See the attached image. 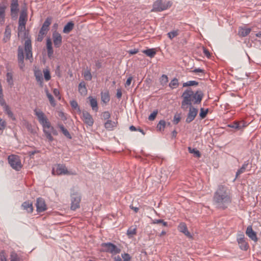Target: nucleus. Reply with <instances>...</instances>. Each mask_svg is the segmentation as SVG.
I'll use <instances>...</instances> for the list:
<instances>
[{"mask_svg":"<svg viewBox=\"0 0 261 261\" xmlns=\"http://www.w3.org/2000/svg\"><path fill=\"white\" fill-rule=\"evenodd\" d=\"M28 20L27 10L25 7L21 9L18 20V35L24 39V48L22 46L18 47L17 59L18 63L20 69L24 70V51L25 53V59H30L32 57V40L29 35V31L26 30L25 24Z\"/></svg>","mask_w":261,"mask_h":261,"instance_id":"f257e3e1","label":"nucleus"},{"mask_svg":"<svg viewBox=\"0 0 261 261\" xmlns=\"http://www.w3.org/2000/svg\"><path fill=\"white\" fill-rule=\"evenodd\" d=\"M232 196L228 187L220 185L214 194L213 202L218 209L225 210L231 203Z\"/></svg>","mask_w":261,"mask_h":261,"instance_id":"f03ea898","label":"nucleus"},{"mask_svg":"<svg viewBox=\"0 0 261 261\" xmlns=\"http://www.w3.org/2000/svg\"><path fill=\"white\" fill-rule=\"evenodd\" d=\"M203 96V93L201 90H197L194 93L191 88H188L181 95L183 99L181 101V109L187 110L188 106H191L192 103H200Z\"/></svg>","mask_w":261,"mask_h":261,"instance_id":"7ed1b4c3","label":"nucleus"},{"mask_svg":"<svg viewBox=\"0 0 261 261\" xmlns=\"http://www.w3.org/2000/svg\"><path fill=\"white\" fill-rule=\"evenodd\" d=\"M35 114L37 117L40 124L42 125L44 129L49 128L50 127V123L45 114L40 110H35Z\"/></svg>","mask_w":261,"mask_h":261,"instance_id":"20e7f679","label":"nucleus"},{"mask_svg":"<svg viewBox=\"0 0 261 261\" xmlns=\"http://www.w3.org/2000/svg\"><path fill=\"white\" fill-rule=\"evenodd\" d=\"M171 4L166 0H156L153 4L152 11L161 12L170 7Z\"/></svg>","mask_w":261,"mask_h":261,"instance_id":"39448f33","label":"nucleus"},{"mask_svg":"<svg viewBox=\"0 0 261 261\" xmlns=\"http://www.w3.org/2000/svg\"><path fill=\"white\" fill-rule=\"evenodd\" d=\"M101 251L109 252L112 254H116L119 253L121 251V249L118 248L114 244L109 242L102 243Z\"/></svg>","mask_w":261,"mask_h":261,"instance_id":"423d86ee","label":"nucleus"},{"mask_svg":"<svg viewBox=\"0 0 261 261\" xmlns=\"http://www.w3.org/2000/svg\"><path fill=\"white\" fill-rule=\"evenodd\" d=\"M71 210H76L80 207V202L81 201V195L77 192L72 190V193H71Z\"/></svg>","mask_w":261,"mask_h":261,"instance_id":"0eeeda50","label":"nucleus"},{"mask_svg":"<svg viewBox=\"0 0 261 261\" xmlns=\"http://www.w3.org/2000/svg\"><path fill=\"white\" fill-rule=\"evenodd\" d=\"M8 161L10 166L16 171H19L21 169L22 165L18 155H10L8 157Z\"/></svg>","mask_w":261,"mask_h":261,"instance_id":"6e6552de","label":"nucleus"},{"mask_svg":"<svg viewBox=\"0 0 261 261\" xmlns=\"http://www.w3.org/2000/svg\"><path fill=\"white\" fill-rule=\"evenodd\" d=\"M19 11L18 0H10V15L12 19L16 20Z\"/></svg>","mask_w":261,"mask_h":261,"instance_id":"1a4fd4ad","label":"nucleus"},{"mask_svg":"<svg viewBox=\"0 0 261 261\" xmlns=\"http://www.w3.org/2000/svg\"><path fill=\"white\" fill-rule=\"evenodd\" d=\"M53 39L54 44L55 47H60L62 43V37L61 34L57 31H55L53 33Z\"/></svg>","mask_w":261,"mask_h":261,"instance_id":"9d476101","label":"nucleus"},{"mask_svg":"<svg viewBox=\"0 0 261 261\" xmlns=\"http://www.w3.org/2000/svg\"><path fill=\"white\" fill-rule=\"evenodd\" d=\"M248 125V123L244 121H235L228 124L227 126L230 128L241 129Z\"/></svg>","mask_w":261,"mask_h":261,"instance_id":"9b49d317","label":"nucleus"},{"mask_svg":"<svg viewBox=\"0 0 261 261\" xmlns=\"http://www.w3.org/2000/svg\"><path fill=\"white\" fill-rule=\"evenodd\" d=\"M197 113L198 110L197 109L193 107L192 106H190L189 112L188 114L186 122L190 123L192 121L197 115Z\"/></svg>","mask_w":261,"mask_h":261,"instance_id":"f8f14e48","label":"nucleus"},{"mask_svg":"<svg viewBox=\"0 0 261 261\" xmlns=\"http://www.w3.org/2000/svg\"><path fill=\"white\" fill-rule=\"evenodd\" d=\"M37 211L38 213H41L45 211L46 210V205L44 200L42 198H38L37 199L36 204Z\"/></svg>","mask_w":261,"mask_h":261,"instance_id":"ddd939ff","label":"nucleus"},{"mask_svg":"<svg viewBox=\"0 0 261 261\" xmlns=\"http://www.w3.org/2000/svg\"><path fill=\"white\" fill-rule=\"evenodd\" d=\"M237 242L240 245V248L243 250H247L249 247L247 243L245 240L244 235L239 234L237 238Z\"/></svg>","mask_w":261,"mask_h":261,"instance_id":"4468645a","label":"nucleus"},{"mask_svg":"<svg viewBox=\"0 0 261 261\" xmlns=\"http://www.w3.org/2000/svg\"><path fill=\"white\" fill-rule=\"evenodd\" d=\"M6 4L4 3H0V24L3 25L5 22Z\"/></svg>","mask_w":261,"mask_h":261,"instance_id":"2eb2a0df","label":"nucleus"},{"mask_svg":"<svg viewBox=\"0 0 261 261\" xmlns=\"http://www.w3.org/2000/svg\"><path fill=\"white\" fill-rule=\"evenodd\" d=\"M67 173V169L65 165L59 164L57 167L56 170L53 169L52 173L54 175H62L66 174Z\"/></svg>","mask_w":261,"mask_h":261,"instance_id":"dca6fc26","label":"nucleus"},{"mask_svg":"<svg viewBox=\"0 0 261 261\" xmlns=\"http://www.w3.org/2000/svg\"><path fill=\"white\" fill-rule=\"evenodd\" d=\"M178 230L183 233L185 236H186L189 238H192V236L190 233V232L188 231L187 225L186 223L184 222L180 223L178 226Z\"/></svg>","mask_w":261,"mask_h":261,"instance_id":"f3484780","label":"nucleus"},{"mask_svg":"<svg viewBox=\"0 0 261 261\" xmlns=\"http://www.w3.org/2000/svg\"><path fill=\"white\" fill-rule=\"evenodd\" d=\"M46 49L47 56L48 58H51L53 57L54 54V50L52 46V41L51 39L49 37L47 38L46 39Z\"/></svg>","mask_w":261,"mask_h":261,"instance_id":"a211bd4d","label":"nucleus"},{"mask_svg":"<svg viewBox=\"0 0 261 261\" xmlns=\"http://www.w3.org/2000/svg\"><path fill=\"white\" fill-rule=\"evenodd\" d=\"M83 117L84 122L89 126H91L93 124V119L91 115L87 112L84 111L83 112Z\"/></svg>","mask_w":261,"mask_h":261,"instance_id":"6ab92c4d","label":"nucleus"},{"mask_svg":"<svg viewBox=\"0 0 261 261\" xmlns=\"http://www.w3.org/2000/svg\"><path fill=\"white\" fill-rule=\"evenodd\" d=\"M246 233L252 240L255 242L257 241L256 232L253 230L251 226L250 225L247 227Z\"/></svg>","mask_w":261,"mask_h":261,"instance_id":"aec40b11","label":"nucleus"},{"mask_svg":"<svg viewBox=\"0 0 261 261\" xmlns=\"http://www.w3.org/2000/svg\"><path fill=\"white\" fill-rule=\"evenodd\" d=\"M117 121H112L108 120L105 123V127L108 130H111L117 128Z\"/></svg>","mask_w":261,"mask_h":261,"instance_id":"412c9836","label":"nucleus"},{"mask_svg":"<svg viewBox=\"0 0 261 261\" xmlns=\"http://www.w3.org/2000/svg\"><path fill=\"white\" fill-rule=\"evenodd\" d=\"M74 26V23L72 21H70L68 22L64 27L63 32L64 33L68 34L73 29Z\"/></svg>","mask_w":261,"mask_h":261,"instance_id":"4be33fe9","label":"nucleus"},{"mask_svg":"<svg viewBox=\"0 0 261 261\" xmlns=\"http://www.w3.org/2000/svg\"><path fill=\"white\" fill-rule=\"evenodd\" d=\"M79 91L82 95H86L87 94V90L85 82H81L79 85Z\"/></svg>","mask_w":261,"mask_h":261,"instance_id":"5701e85b","label":"nucleus"},{"mask_svg":"<svg viewBox=\"0 0 261 261\" xmlns=\"http://www.w3.org/2000/svg\"><path fill=\"white\" fill-rule=\"evenodd\" d=\"M251 32L250 28H240L239 30L238 35L240 37H245L247 36Z\"/></svg>","mask_w":261,"mask_h":261,"instance_id":"b1692460","label":"nucleus"},{"mask_svg":"<svg viewBox=\"0 0 261 261\" xmlns=\"http://www.w3.org/2000/svg\"><path fill=\"white\" fill-rule=\"evenodd\" d=\"M51 18L48 17L44 22L41 29H43V30H44L45 31H46L47 32L49 30V26L51 24Z\"/></svg>","mask_w":261,"mask_h":261,"instance_id":"393cba45","label":"nucleus"},{"mask_svg":"<svg viewBox=\"0 0 261 261\" xmlns=\"http://www.w3.org/2000/svg\"><path fill=\"white\" fill-rule=\"evenodd\" d=\"M101 99L102 101L105 103H108L110 101V97L108 91H106L105 92H101Z\"/></svg>","mask_w":261,"mask_h":261,"instance_id":"a878e982","label":"nucleus"},{"mask_svg":"<svg viewBox=\"0 0 261 261\" xmlns=\"http://www.w3.org/2000/svg\"><path fill=\"white\" fill-rule=\"evenodd\" d=\"M21 206L23 207V208L24 210H27L28 212H33V203H32V202L25 201L22 204Z\"/></svg>","mask_w":261,"mask_h":261,"instance_id":"bb28decb","label":"nucleus"},{"mask_svg":"<svg viewBox=\"0 0 261 261\" xmlns=\"http://www.w3.org/2000/svg\"><path fill=\"white\" fill-rule=\"evenodd\" d=\"M4 111L8 115L9 118L11 119L12 120H15V117L13 112L10 110L9 106H5V108L4 109Z\"/></svg>","mask_w":261,"mask_h":261,"instance_id":"cd10ccee","label":"nucleus"},{"mask_svg":"<svg viewBox=\"0 0 261 261\" xmlns=\"http://www.w3.org/2000/svg\"><path fill=\"white\" fill-rule=\"evenodd\" d=\"M35 76L36 77V81L38 82L39 86L41 87L43 86V79L41 73H39L37 72L35 73Z\"/></svg>","mask_w":261,"mask_h":261,"instance_id":"c85d7f7f","label":"nucleus"},{"mask_svg":"<svg viewBox=\"0 0 261 261\" xmlns=\"http://www.w3.org/2000/svg\"><path fill=\"white\" fill-rule=\"evenodd\" d=\"M248 165V163L247 162H245L243 164L241 168L237 171V172L236 173V178H237L239 175L244 173L245 171V170L246 169Z\"/></svg>","mask_w":261,"mask_h":261,"instance_id":"c756f323","label":"nucleus"},{"mask_svg":"<svg viewBox=\"0 0 261 261\" xmlns=\"http://www.w3.org/2000/svg\"><path fill=\"white\" fill-rule=\"evenodd\" d=\"M90 99V106L93 110L97 111L98 109L97 102L96 99L92 98L91 96L89 97Z\"/></svg>","mask_w":261,"mask_h":261,"instance_id":"7c9ffc66","label":"nucleus"},{"mask_svg":"<svg viewBox=\"0 0 261 261\" xmlns=\"http://www.w3.org/2000/svg\"><path fill=\"white\" fill-rule=\"evenodd\" d=\"M143 53L146 55L150 58H153L156 54V51L154 49H147L143 51Z\"/></svg>","mask_w":261,"mask_h":261,"instance_id":"2f4dec72","label":"nucleus"},{"mask_svg":"<svg viewBox=\"0 0 261 261\" xmlns=\"http://www.w3.org/2000/svg\"><path fill=\"white\" fill-rule=\"evenodd\" d=\"M46 96L49 100L50 104L51 105V106L55 107L56 105V103L54 99V97L50 93H49L48 92V91L47 89L46 90Z\"/></svg>","mask_w":261,"mask_h":261,"instance_id":"473e14b6","label":"nucleus"},{"mask_svg":"<svg viewBox=\"0 0 261 261\" xmlns=\"http://www.w3.org/2000/svg\"><path fill=\"white\" fill-rule=\"evenodd\" d=\"M47 32L45 31L44 30H43V29H40L38 37L36 39V40L41 42L42 41L44 36L47 34Z\"/></svg>","mask_w":261,"mask_h":261,"instance_id":"72a5a7b5","label":"nucleus"},{"mask_svg":"<svg viewBox=\"0 0 261 261\" xmlns=\"http://www.w3.org/2000/svg\"><path fill=\"white\" fill-rule=\"evenodd\" d=\"M179 85L178 80L176 78H174L169 83V87L172 89L177 88Z\"/></svg>","mask_w":261,"mask_h":261,"instance_id":"f704fd0d","label":"nucleus"},{"mask_svg":"<svg viewBox=\"0 0 261 261\" xmlns=\"http://www.w3.org/2000/svg\"><path fill=\"white\" fill-rule=\"evenodd\" d=\"M166 125V122L164 120H161L159 121V123L157 125V128L158 130H161L162 129L164 130L165 128Z\"/></svg>","mask_w":261,"mask_h":261,"instance_id":"c9c22d12","label":"nucleus"},{"mask_svg":"<svg viewBox=\"0 0 261 261\" xmlns=\"http://www.w3.org/2000/svg\"><path fill=\"white\" fill-rule=\"evenodd\" d=\"M84 77L86 81H91L92 80V76L89 69L85 71Z\"/></svg>","mask_w":261,"mask_h":261,"instance_id":"e433bc0d","label":"nucleus"},{"mask_svg":"<svg viewBox=\"0 0 261 261\" xmlns=\"http://www.w3.org/2000/svg\"><path fill=\"white\" fill-rule=\"evenodd\" d=\"M188 150L190 153H193L194 156L196 157H200V153L199 150H198L196 148H192L191 147H189Z\"/></svg>","mask_w":261,"mask_h":261,"instance_id":"4c0bfd02","label":"nucleus"},{"mask_svg":"<svg viewBox=\"0 0 261 261\" xmlns=\"http://www.w3.org/2000/svg\"><path fill=\"white\" fill-rule=\"evenodd\" d=\"M7 81L9 85H12L13 84V74L11 72H8L6 74Z\"/></svg>","mask_w":261,"mask_h":261,"instance_id":"58836bf2","label":"nucleus"},{"mask_svg":"<svg viewBox=\"0 0 261 261\" xmlns=\"http://www.w3.org/2000/svg\"><path fill=\"white\" fill-rule=\"evenodd\" d=\"M208 112V109H204V108H201L200 113H199L200 117L202 119L204 118L206 116V115H207Z\"/></svg>","mask_w":261,"mask_h":261,"instance_id":"ea45409f","label":"nucleus"},{"mask_svg":"<svg viewBox=\"0 0 261 261\" xmlns=\"http://www.w3.org/2000/svg\"><path fill=\"white\" fill-rule=\"evenodd\" d=\"M136 230H137V228L136 227H129L127 231V234L128 236H132L133 235H135L136 234Z\"/></svg>","mask_w":261,"mask_h":261,"instance_id":"a19ab883","label":"nucleus"},{"mask_svg":"<svg viewBox=\"0 0 261 261\" xmlns=\"http://www.w3.org/2000/svg\"><path fill=\"white\" fill-rule=\"evenodd\" d=\"M198 85V82H197L195 81H191L187 82L186 83H184L183 84V87L197 86Z\"/></svg>","mask_w":261,"mask_h":261,"instance_id":"79ce46f5","label":"nucleus"},{"mask_svg":"<svg viewBox=\"0 0 261 261\" xmlns=\"http://www.w3.org/2000/svg\"><path fill=\"white\" fill-rule=\"evenodd\" d=\"M101 118L104 119L105 120H108L111 117V114L109 111H105L101 114Z\"/></svg>","mask_w":261,"mask_h":261,"instance_id":"37998d69","label":"nucleus"},{"mask_svg":"<svg viewBox=\"0 0 261 261\" xmlns=\"http://www.w3.org/2000/svg\"><path fill=\"white\" fill-rule=\"evenodd\" d=\"M153 224H161L164 226H167V222L164 221L163 219H154L153 221Z\"/></svg>","mask_w":261,"mask_h":261,"instance_id":"c03bdc74","label":"nucleus"},{"mask_svg":"<svg viewBox=\"0 0 261 261\" xmlns=\"http://www.w3.org/2000/svg\"><path fill=\"white\" fill-rule=\"evenodd\" d=\"M167 35L170 39H172L174 37L177 36L178 35V31L176 30L171 31L169 32Z\"/></svg>","mask_w":261,"mask_h":261,"instance_id":"a18cd8bd","label":"nucleus"},{"mask_svg":"<svg viewBox=\"0 0 261 261\" xmlns=\"http://www.w3.org/2000/svg\"><path fill=\"white\" fill-rule=\"evenodd\" d=\"M11 261H20L18 255L15 252H12L10 255Z\"/></svg>","mask_w":261,"mask_h":261,"instance_id":"49530a36","label":"nucleus"},{"mask_svg":"<svg viewBox=\"0 0 261 261\" xmlns=\"http://www.w3.org/2000/svg\"><path fill=\"white\" fill-rule=\"evenodd\" d=\"M43 72H44V76L45 80L46 81L50 80L51 79V76L50 74L49 71L46 69L43 70Z\"/></svg>","mask_w":261,"mask_h":261,"instance_id":"de8ad7c7","label":"nucleus"},{"mask_svg":"<svg viewBox=\"0 0 261 261\" xmlns=\"http://www.w3.org/2000/svg\"><path fill=\"white\" fill-rule=\"evenodd\" d=\"M158 113V110L154 111L148 117V120L149 121H153L156 118Z\"/></svg>","mask_w":261,"mask_h":261,"instance_id":"09e8293b","label":"nucleus"},{"mask_svg":"<svg viewBox=\"0 0 261 261\" xmlns=\"http://www.w3.org/2000/svg\"><path fill=\"white\" fill-rule=\"evenodd\" d=\"M70 105H71V107L73 109H74L75 110H80V107H79V106L78 105V103L76 102V101H75V100H72V101H70Z\"/></svg>","mask_w":261,"mask_h":261,"instance_id":"8fccbe9b","label":"nucleus"},{"mask_svg":"<svg viewBox=\"0 0 261 261\" xmlns=\"http://www.w3.org/2000/svg\"><path fill=\"white\" fill-rule=\"evenodd\" d=\"M168 81V77L166 75L163 74L160 78V82L162 85H164L167 83Z\"/></svg>","mask_w":261,"mask_h":261,"instance_id":"3c124183","label":"nucleus"},{"mask_svg":"<svg viewBox=\"0 0 261 261\" xmlns=\"http://www.w3.org/2000/svg\"><path fill=\"white\" fill-rule=\"evenodd\" d=\"M44 136L48 139L49 141H52L53 140V138L51 136L50 132H44Z\"/></svg>","mask_w":261,"mask_h":261,"instance_id":"603ef678","label":"nucleus"},{"mask_svg":"<svg viewBox=\"0 0 261 261\" xmlns=\"http://www.w3.org/2000/svg\"><path fill=\"white\" fill-rule=\"evenodd\" d=\"M180 115L178 113L175 114L173 119L174 123L175 124H177L180 121Z\"/></svg>","mask_w":261,"mask_h":261,"instance_id":"864d4df0","label":"nucleus"},{"mask_svg":"<svg viewBox=\"0 0 261 261\" xmlns=\"http://www.w3.org/2000/svg\"><path fill=\"white\" fill-rule=\"evenodd\" d=\"M0 260L1 261H7L5 252L4 250L1 251L0 252Z\"/></svg>","mask_w":261,"mask_h":261,"instance_id":"5fc2aeb1","label":"nucleus"},{"mask_svg":"<svg viewBox=\"0 0 261 261\" xmlns=\"http://www.w3.org/2000/svg\"><path fill=\"white\" fill-rule=\"evenodd\" d=\"M6 121L0 118V130L4 129L6 126Z\"/></svg>","mask_w":261,"mask_h":261,"instance_id":"6e6d98bb","label":"nucleus"},{"mask_svg":"<svg viewBox=\"0 0 261 261\" xmlns=\"http://www.w3.org/2000/svg\"><path fill=\"white\" fill-rule=\"evenodd\" d=\"M122 257L123 258V261H130V257L128 253L122 254Z\"/></svg>","mask_w":261,"mask_h":261,"instance_id":"4d7b16f0","label":"nucleus"},{"mask_svg":"<svg viewBox=\"0 0 261 261\" xmlns=\"http://www.w3.org/2000/svg\"><path fill=\"white\" fill-rule=\"evenodd\" d=\"M95 66L97 69H100L102 67V61L101 60H96L95 61Z\"/></svg>","mask_w":261,"mask_h":261,"instance_id":"13d9d810","label":"nucleus"},{"mask_svg":"<svg viewBox=\"0 0 261 261\" xmlns=\"http://www.w3.org/2000/svg\"><path fill=\"white\" fill-rule=\"evenodd\" d=\"M203 51L205 56H206L208 58L211 57V54L210 51L204 47H202Z\"/></svg>","mask_w":261,"mask_h":261,"instance_id":"bf43d9fd","label":"nucleus"},{"mask_svg":"<svg viewBox=\"0 0 261 261\" xmlns=\"http://www.w3.org/2000/svg\"><path fill=\"white\" fill-rule=\"evenodd\" d=\"M116 97L118 99H120L122 97V92L120 89H118L117 90Z\"/></svg>","mask_w":261,"mask_h":261,"instance_id":"052dcab7","label":"nucleus"},{"mask_svg":"<svg viewBox=\"0 0 261 261\" xmlns=\"http://www.w3.org/2000/svg\"><path fill=\"white\" fill-rule=\"evenodd\" d=\"M58 116L63 120L66 119V116H65L64 113L63 112H58Z\"/></svg>","mask_w":261,"mask_h":261,"instance_id":"680f3d73","label":"nucleus"},{"mask_svg":"<svg viewBox=\"0 0 261 261\" xmlns=\"http://www.w3.org/2000/svg\"><path fill=\"white\" fill-rule=\"evenodd\" d=\"M132 79L133 77L132 76H130L127 79L126 82L125 84V87L129 86L130 85Z\"/></svg>","mask_w":261,"mask_h":261,"instance_id":"e2e57ef3","label":"nucleus"},{"mask_svg":"<svg viewBox=\"0 0 261 261\" xmlns=\"http://www.w3.org/2000/svg\"><path fill=\"white\" fill-rule=\"evenodd\" d=\"M193 72H200L202 73H204V70L203 69L200 68H196L194 70L192 71Z\"/></svg>","mask_w":261,"mask_h":261,"instance_id":"0e129e2a","label":"nucleus"},{"mask_svg":"<svg viewBox=\"0 0 261 261\" xmlns=\"http://www.w3.org/2000/svg\"><path fill=\"white\" fill-rule=\"evenodd\" d=\"M64 135L69 139H71V136L69 133V132H62Z\"/></svg>","mask_w":261,"mask_h":261,"instance_id":"69168bd1","label":"nucleus"},{"mask_svg":"<svg viewBox=\"0 0 261 261\" xmlns=\"http://www.w3.org/2000/svg\"><path fill=\"white\" fill-rule=\"evenodd\" d=\"M58 126L60 128V130H67L63 124L59 123Z\"/></svg>","mask_w":261,"mask_h":261,"instance_id":"338daca9","label":"nucleus"},{"mask_svg":"<svg viewBox=\"0 0 261 261\" xmlns=\"http://www.w3.org/2000/svg\"><path fill=\"white\" fill-rule=\"evenodd\" d=\"M54 94L56 96H58L60 95V92L57 89H54L53 91Z\"/></svg>","mask_w":261,"mask_h":261,"instance_id":"774afa93","label":"nucleus"}]
</instances>
